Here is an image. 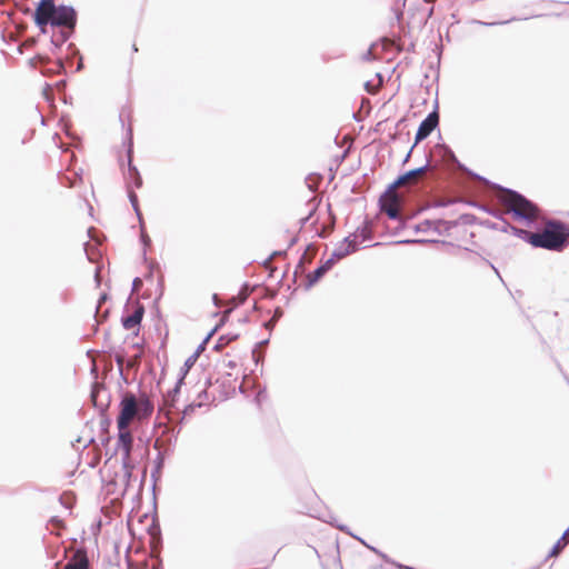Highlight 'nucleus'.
Listing matches in <instances>:
<instances>
[{"label":"nucleus","instance_id":"nucleus-43","mask_svg":"<svg viewBox=\"0 0 569 569\" xmlns=\"http://www.w3.org/2000/svg\"><path fill=\"white\" fill-rule=\"evenodd\" d=\"M565 233H568L565 237V248H566L569 244V227L567 223L565 224Z\"/></svg>","mask_w":569,"mask_h":569},{"label":"nucleus","instance_id":"nucleus-24","mask_svg":"<svg viewBox=\"0 0 569 569\" xmlns=\"http://www.w3.org/2000/svg\"><path fill=\"white\" fill-rule=\"evenodd\" d=\"M445 222L449 223L448 226H435L433 227V231L437 232L438 234H448L449 231L456 227L458 224L457 221H448V220H445Z\"/></svg>","mask_w":569,"mask_h":569},{"label":"nucleus","instance_id":"nucleus-19","mask_svg":"<svg viewBox=\"0 0 569 569\" xmlns=\"http://www.w3.org/2000/svg\"><path fill=\"white\" fill-rule=\"evenodd\" d=\"M34 22L40 28L42 33L47 32V26L51 24V17L48 13H42L41 9L34 11Z\"/></svg>","mask_w":569,"mask_h":569},{"label":"nucleus","instance_id":"nucleus-15","mask_svg":"<svg viewBox=\"0 0 569 569\" xmlns=\"http://www.w3.org/2000/svg\"><path fill=\"white\" fill-rule=\"evenodd\" d=\"M449 223L445 222L443 219H436V220H425L418 224L415 226L416 232H427V231H433L435 226H448Z\"/></svg>","mask_w":569,"mask_h":569},{"label":"nucleus","instance_id":"nucleus-18","mask_svg":"<svg viewBox=\"0 0 569 569\" xmlns=\"http://www.w3.org/2000/svg\"><path fill=\"white\" fill-rule=\"evenodd\" d=\"M568 543H569V529H567L562 533L560 539L555 543V546L550 550L548 557H556V556H558Z\"/></svg>","mask_w":569,"mask_h":569},{"label":"nucleus","instance_id":"nucleus-29","mask_svg":"<svg viewBox=\"0 0 569 569\" xmlns=\"http://www.w3.org/2000/svg\"><path fill=\"white\" fill-rule=\"evenodd\" d=\"M163 467V457L159 452L157 459L154 460V468L151 472V477L156 480V477L158 473H160L161 469Z\"/></svg>","mask_w":569,"mask_h":569},{"label":"nucleus","instance_id":"nucleus-6","mask_svg":"<svg viewBox=\"0 0 569 569\" xmlns=\"http://www.w3.org/2000/svg\"><path fill=\"white\" fill-rule=\"evenodd\" d=\"M438 124L439 113L436 107L435 110L431 111L419 124L418 130L416 132L413 147H416L422 140L427 139L431 134V132L438 127Z\"/></svg>","mask_w":569,"mask_h":569},{"label":"nucleus","instance_id":"nucleus-51","mask_svg":"<svg viewBox=\"0 0 569 569\" xmlns=\"http://www.w3.org/2000/svg\"><path fill=\"white\" fill-rule=\"evenodd\" d=\"M237 338H238V336H237V335H234V336L229 335V336H227V337H221V338H220V340L227 339V340H228V342H229V341L234 340V339H237Z\"/></svg>","mask_w":569,"mask_h":569},{"label":"nucleus","instance_id":"nucleus-2","mask_svg":"<svg viewBox=\"0 0 569 569\" xmlns=\"http://www.w3.org/2000/svg\"><path fill=\"white\" fill-rule=\"evenodd\" d=\"M492 187L501 192V194L498 196V200L506 207V212L511 213L516 220L531 224L538 219V206L523 194L496 183H492Z\"/></svg>","mask_w":569,"mask_h":569},{"label":"nucleus","instance_id":"nucleus-54","mask_svg":"<svg viewBox=\"0 0 569 569\" xmlns=\"http://www.w3.org/2000/svg\"><path fill=\"white\" fill-rule=\"evenodd\" d=\"M202 397H204V398L208 397V393L204 389L199 392V398H202Z\"/></svg>","mask_w":569,"mask_h":569},{"label":"nucleus","instance_id":"nucleus-27","mask_svg":"<svg viewBox=\"0 0 569 569\" xmlns=\"http://www.w3.org/2000/svg\"><path fill=\"white\" fill-rule=\"evenodd\" d=\"M281 316H282V310L280 308H277L274 310L273 317L270 320H268L267 322H264L263 326L267 329L271 330L276 326L277 321L281 318Z\"/></svg>","mask_w":569,"mask_h":569},{"label":"nucleus","instance_id":"nucleus-23","mask_svg":"<svg viewBox=\"0 0 569 569\" xmlns=\"http://www.w3.org/2000/svg\"><path fill=\"white\" fill-rule=\"evenodd\" d=\"M198 359V353H192L186 361L183 367L181 368V375L183 378L188 373V371L194 366L196 361Z\"/></svg>","mask_w":569,"mask_h":569},{"label":"nucleus","instance_id":"nucleus-12","mask_svg":"<svg viewBox=\"0 0 569 569\" xmlns=\"http://www.w3.org/2000/svg\"><path fill=\"white\" fill-rule=\"evenodd\" d=\"M429 167H430V162L428 160L426 164H423L419 168L409 170V171L405 172L403 174L399 176L393 182L398 186H401V184L406 183L407 181H409L410 179L416 178L419 174L423 173Z\"/></svg>","mask_w":569,"mask_h":569},{"label":"nucleus","instance_id":"nucleus-37","mask_svg":"<svg viewBox=\"0 0 569 569\" xmlns=\"http://www.w3.org/2000/svg\"><path fill=\"white\" fill-rule=\"evenodd\" d=\"M343 242H346L347 244H355L356 247L359 248V239H355L353 238V233L349 234L348 237H346L343 239Z\"/></svg>","mask_w":569,"mask_h":569},{"label":"nucleus","instance_id":"nucleus-14","mask_svg":"<svg viewBox=\"0 0 569 569\" xmlns=\"http://www.w3.org/2000/svg\"><path fill=\"white\" fill-rule=\"evenodd\" d=\"M357 250H358V247H356L355 244H350V243L347 244L346 242L341 241L333 250L332 256L337 260H340V259L349 256L350 253L356 252Z\"/></svg>","mask_w":569,"mask_h":569},{"label":"nucleus","instance_id":"nucleus-39","mask_svg":"<svg viewBox=\"0 0 569 569\" xmlns=\"http://www.w3.org/2000/svg\"><path fill=\"white\" fill-rule=\"evenodd\" d=\"M328 522H329V523H331V525H333V526H336L339 530H341V531H343V532H346V533H348V535H351V533H350V531L348 530V527H347V526H345V525H339V523H335V522H333V521H331V520H329Z\"/></svg>","mask_w":569,"mask_h":569},{"label":"nucleus","instance_id":"nucleus-60","mask_svg":"<svg viewBox=\"0 0 569 569\" xmlns=\"http://www.w3.org/2000/svg\"><path fill=\"white\" fill-rule=\"evenodd\" d=\"M252 356H253V358L256 359V362H258V361H259V359H258V357H257L256 349L252 351Z\"/></svg>","mask_w":569,"mask_h":569},{"label":"nucleus","instance_id":"nucleus-53","mask_svg":"<svg viewBox=\"0 0 569 569\" xmlns=\"http://www.w3.org/2000/svg\"><path fill=\"white\" fill-rule=\"evenodd\" d=\"M413 148H415V147L412 146V147H411V149L409 150V152L407 153V156L405 157L403 162H407V161L409 160V158H410V156H411V152H412Z\"/></svg>","mask_w":569,"mask_h":569},{"label":"nucleus","instance_id":"nucleus-50","mask_svg":"<svg viewBox=\"0 0 569 569\" xmlns=\"http://www.w3.org/2000/svg\"><path fill=\"white\" fill-rule=\"evenodd\" d=\"M472 176H473L475 178H477L478 180L483 181V182H485V183H487V184H489V183H490L486 178H483V177H481V176H479V174L472 173Z\"/></svg>","mask_w":569,"mask_h":569},{"label":"nucleus","instance_id":"nucleus-63","mask_svg":"<svg viewBox=\"0 0 569 569\" xmlns=\"http://www.w3.org/2000/svg\"><path fill=\"white\" fill-rule=\"evenodd\" d=\"M443 206H446V203L442 201L437 203V207H443Z\"/></svg>","mask_w":569,"mask_h":569},{"label":"nucleus","instance_id":"nucleus-3","mask_svg":"<svg viewBox=\"0 0 569 569\" xmlns=\"http://www.w3.org/2000/svg\"><path fill=\"white\" fill-rule=\"evenodd\" d=\"M120 413L117 418L118 429L128 428L131 420L138 417V399L131 393L123 395L120 402Z\"/></svg>","mask_w":569,"mask_h":569},{"label":"nucleus","instance_id":"nucleus-33","mask_svg":"<svg viewBox=\"0 0 569 569\" xmlns=\"http://www.w3.org/2000/svg\"><path fill=\"white\" fill-rule=\"evenodd\" d=\"M140 238H141V242L143 243L144 248L150 246L151 240L144 230L141 231ZM143 257L146 258V249L143 250Z\"/></svg>","mask_w":569,"mask_h":569},{"label":"nucleus","instance_id":"nucleus-10","mask_svg":"<svg viewBox=\"0 0 569 569\" xmlns=\"http://www.w3.org/2000/svg\"><path fill=\"white\" fill-rule=\"evenodd\" d=\"M143 313H144L143 306L138 303L137 308L134 309V311L131 315H129L127 317H122V319H121L122 327L126 330H131L134 327L139 326L140 322L142 321Z\"/></svg>","mask_w":569,"mask_h":569},{"label":"nucleus","instance_id":"nucleus-16","mask_svg":"<svg viewBox=\"0 0 569 569\" xmlns=\"http://www.w3.org/2000/svg\"><path fill=\"white\" fill-rule=\"evenodd\" d=\"M182 383H183V376H180L176 382L174 388L172 390H169L167 392V395L164 396V398H163L164 406L173 407L176 396L179 393Z\"/></svg>","mask_w":569,"mask_h":569},{"label":"nucleus","instance_id":"nucleus-35","mask_svg":"<svg viewBox=\"0 0 569 569\" xmlns=\"http://www.w3.org/2000/svg\"><path fill=\"white\" fill-rule=\"evenodd\" d=\"M338 261L336 258H333V256L331 254V257L325 262L321 264L322 268H325V271H329L332 266L335 264V262Z\"/></svg>","mask_w":569,"mask_h":569},{"label":"nucleus","instance_id":"nucleus-46","mask_svg":"<svg viewBox=\"0 0 569 569\" xmlns=\"http://www.w3.org/2000/svg\"><path fill=\"white\" fill-rule=\"evenodd\" d=\"M365 87H366V90L369 93H375L376 92V90L372 88V86H371V83L369 81L366 82Z\"/></svg>","mask_w":569,"mask_h":569},{"label":"nucleus","instance_id":"nucleus-58","mask_svg":"<svg viewBox=\"0 0 569 569\" xmlns=\"http://www.w3.org/2000/svg\"><path fill=\"white\" fill-rule=\"evenodd\" d=\"M371 56V49L368 50V52L365 54V59H369Z\"/></svg>","mask_w":569,"mask_h":569},{"label":"nucleus","instance_id":"nucleus-31","mask_svg":"<svg viewBox=\"0 0 569 569\" xmlns=\"http://www.w3.org/2000/svg\"><path fill=\"white\" fill-rule=\"evenodd\" d=\"M441 148H442V150H443V158H445L447 161H449V162H457V163L460 166V163H459V161L457 160V158H456V156H455L453 151H452L450 148H448L447 146H442Z\"/></svg>","mask_w":569,"mask_h":569},{"label":"nucleus","instance_id":"nucleus-61","mask_svg":"<svg viewBox=\"0 0 569 569\" xmlns=\"http://www.w3.org/2000/svg\"><path fill=\"white\" fill-rule=\"evenodd\" d=\"M303 258H305V256H302V258L300 259L298 267H302V264H303Z\"/></svg>","mask_w":569,"mask_h":569},{"label":"nucleus","instance_id":"nucleus-42","mask_svg":"<svg viewBox=\"0 0 569 569\" xmlns=\"http://www.w3.org/2000/svg\"><path fill=\"white\" fill-rule=\"evenodd\" d=\"M206 345H207V343H206V341H202V342L198 346L197 350H196L193 353H198V357H199V356H200V353L204 350Z\"/></svg>","mask_w":569,"mask_h":569},{"label":"nucleus","instance_id":"nucleus-44","mask_svg":"<svg viewBox=\"0 0 569 569\" xmlns=\"http://www.w3.org/2000/svg\"><path fill=\"white\" fill-rule=\"evenodd\" d=\"M132 208H133V210H134V212H136V214H137V217H138V219H139V221L141 223L142 222V217H141V212H140V209H139V204L137 203L136 206H132Z\"/></svg>","mask_w":569,"mask_h":569},{"label":"nucleus","instance_id":"nucleus-30","mask_svg":"<svg viewBox=\"0 0 569 569\" xmlns=\"http://www.w3.org/2000/svg\"><path fill=\"white\" fill-rule=\"evenodd\" d=\"M201 406H202V402H201V401H199V402H192V403H190V405L186 406V407H184V409H183L182 419H184L186 417L191 416V415L194 412V410H196L197 408H200Z\"/></svg>","mask_w":569,"mask_h":569},{"label":"nucleus","instance_id":"nucleus-36","mask_svg":"<svg viewBox=\"0 0 569 569\" xmlns=\"http://www.w3.org/2000/svg\"><path fill=\"white\" fill-rule=\"evenodd\" d=\"M128 191V198L131 203V206H136L138 203V196L132 189H127Z\"/></svg>","mask_w":569,"mask_h":569},{"label":"nucleus","instance_id":"nucleus-62","mask_svg":"<svg viewBox=\"0 0 569 569\" xmlns=\"http://www.w3.org/2000/svg\"><path fill=\"white\" fill-rule=\"evenodd\" d=\"M326 236H327V233H326L325 231H322V232H320V233H319V237H320V238H325Z\"/></svg>","mask_w":569,"mask_h":569},{"label":"nucleus","instance_id":"nucleus-56","mask_svg":"<svg viewBox=\"0 0 569 569\" xmlns=\"http://www.w3.org/2000/svg\"><path fill=\"white\" fill-rule=\"evenodd\" d=\"M296 242H297V238L295 237V238H292V239L290 240V242H289V248H291L292 246H295V244H296Z\"/></svg>","mask_w":569,"mask_h":569},{"label":"nucleus","instance_id":"nucleus-7","mask_svg":"<svg viewBox=\"0 0 569 569\" xmlns=\"http://www.w3.org/2000/svg\"><path fill=\"white\" fill-rule=\"evenodd\" d=\"M133 438L128 428L119 429L118 449L122 452V465L126 469L130 468V455L132 450Z\"/></svg>","mask_w":569,"mask_h":569},{"label":"nucleus","instance_id":"nucleus-20","mask_svg":"<svg viewBox=\"0 0 569 569\" xmlns=\"http://www.w3.org/2000/svg\"><path fill=\"white\" fill-rule=\"evenodd\" d=\"M63 569H89V561L87 556L74 557L67 562Z\"/></svg>","mask_w":569,"mask_h":569},{"label":"nucleus","instance_id":"nucleus-49","mask_svg":"<svg viewBox=\"0 0 569 569\" xmlns=\"http://www.w3.org/2000/svg\"><path fill=\"white\" fill-rule=\"evenodd\" d=\"M313 211H315V210H311V211H310V213H309L306 218H302V219L300 220V222H301V224H302V226L307 223V221H308V220L310 219V217L312 216Z\"/></svg>","mask_w":569,"mask_h":569},{"label":"nucleus","instance_id":"nucleus-9","mask_svg":"<svg viewBox=\"0 0 569 569\" xmlns=\"http://www.w3.org/2000/svg\"><path fill=\"white\" fill-rule=\"evenodd\" d=\"M399 186L392 182L388 186L387 190L381 194L379 198V206L380 208H392V207H400L401 206V197L396 191V189Z\"/></svg>","mask_w":569,"mask_h":569},{"label":"nucleus","instance_id":"nucleus-25","mask_svg":"<svg viewBox=\"0 0 569 569\" xmlns=\"http://www.w3.org/2000/svg\"><path fill=\"white\" fill-rule=\"evenodd\" d=\"M407 0H395V6L392 7V10L395 12L396 19L400 21L403 16V7L406 6Z\"/></svg>","mask_w":569,"mask_h":569},{"label":"nucleus","instance_id":"nucleus-55","mask_svg":"<svg viewBox=\"0 0 569 569\" xmlns=\"http://www.w3.org/2000/svg\"><path fill=\"white\" fill-rule=\"evenodd\" d=\"M269 342L268 339L263 340V341H260L257 347H264L267 343Z\"/></svg>","mask_w":569,"mask_h":569},{"label":"nucleus","instance_id":"nucleus-21","mask_svg":"<svg viewBox=\"0 0 569 569\" xmlns=\"http://www.w3.org/2000/svg\"><path fill=\"white\" fill-rule=\"evenodd\" d=\"M326 272L327 271H325V268H322L321 266H319L317 269H315L313 272L308 274L306 288L307 289L311 288L316 282H318L326 274Z\"/></svg>","mask_w":569,"mask_h":569},{"label":"nucleus","instance_id":"nucleus-8","mask_svg":"<svg viewBox=\"0 0 569 569\" xmlns=\"http://www.w3.org/2000/svg\"><path fill=\"white\" fill-rule=\"evenodd\" d=\"M91 401L93 402V406L101 412L108 408L110 396L102 385L98 382L93 383L91 390Z\"/></svg>","mask_w":569,"mask_h":569},{"label":"nucleus","instance_id":"nucleus-22","mask_svg":"<svg viewBox=\"0 0 569 569\" xmlns=\"http://www.w3.org/2000/svg\"><path fill=\"white\" fill-rule=\"evenodd\" d=\"M58 6L54 4V0H41L36 10H40L42 13L50 14Z\"/></svg>","mask_w":569,"mask_h":569},{"label":"nucleus","instance_id":"nucleus-32","mask_svg":"<svg viewBox=\"0 0 569 569\" xmlns=\"http://www.w3.org/2000/svg\"><path fill=\"white\" fill-rule=\"evenodd\" d=\"M59 180H60V183L64 187H68V188H71L74 186V180H72L69 176L67 174H61L59 177Z\"/></svg>","mask_w":569,"mask_h":569},{"label":"nucleus","instance_id":"nucleus-40","mask_svg":"<svg viewBox=\"0 0 569 569\" xmlns=\"http://www.w3.org/2000/svg\"><path fill=\"white\" fill-rule=\"evenodd\" d=\"M107 293H102L99 298V301H98V306H97V313L99 312V309L100 307L102 306V303H104V301L107 300Z\"/></svg>","mask_w":569,"mask_h":569},{"label":"nucleus","instance_id":"nucleus-1","mask_svg":"<svg viewBox=\"0 0 569 569\" xmlns=\"http://www.w3.org/2000/svg\"><path fill=\"white\" fill-rule=\"evenodd\" d=\"M565 222L560 220H547L541 231L531 232L526 229L513 227L505 221L503 231L508 228L512 233L535 248H541L549 251L562 252L565 250Z\"/></svg>","mask_w":569,"mask_h":569},{"label":"nucleus","instance_id":"nucleus-47","mask_svg":"<svg viewBox=\"0 0 569 569\" xmlns=\"http://www.w3.org/2000/svg\"><path fill=\"white\" fill-rule=\"evenodd\" d=\"M218 327H216L213 330H211L207 337L203 339V341H206V343L210 340V338L213 336V333L217 331Z\"/></svg>","mask_w":569,"mask_h":569},{"label":"nucleus","instance_id":"nucleus-11","mask_svg":"<svg viewBox=\"0 0 569 569\" xmlns=\"http://www.w3.org/2000/svg\"><path fill=\"white\" fill-rule=\"evenodd\" d=\"M153 412V403L152 401L146 396L142 395L138 399V418L143 419Z\"/></svg>","mask_w":569,"mask_h":569},{"label":"nucleus","instance_id":"nucleus-13","mask_svg":"<svg viewBox=\"0 0 569 569\" xmlns=\"http://www.w3.org/2000/svg\"><path fill=\"white\" fill-rule=\"evenodd\" d=\"M73 32H74V30L61 28L59 31H57L52 34L51 44L56 49L61 48L62 44L69 40V38L72 36Z\"/></svg>","mask_w":569,"mask_h":569},{"label":"nucleus","instance_id":"nucleus-4","mask_svg":"<svg viewBox=\"0 0 569 569\" xmlns=\"http://www.w3.org/2000/svg\"><path fill=\"white\" fill-rule=\"evenodd\" d=\"M51 27L76 30L77 11L71 6L60 4L51 13Z\"/></svg>","mask_w":569,"mask_h":569},{"label":"nucleus","instance_id":"nucleus-28","mask_svg":"<svg viewBox=\"0 0 569 569\" xmlns=\"http://www.w3.org/2000/svg\"><path fill=\"white\" fill-rule=\"evenodd\" d=\"M251 292L252 289L249 287L248 283H244L238 293L239 303H243Z\"/></svg>","mask_w":569,"mask_h":569},{"label":"nucleus","instance_id":"nucleus-38","mask_svg":"<svg viewBox=\"0 0 569 569\" xmlns=\"http://www.w3.org/2000/svg\"><path fill=\"white\" fill-rule=\"evenodd\" d=\"M142 286V280L140 278H134L132 281V291H138Z\"/></svg>","mask_w":569,"mask_h":569},{"label":"nucleus","instance_id":"nucleus-64","mask_svg":"<svg viewBox=\"0 0 569 569\" xmlns=\"http://www.w3.org/2000/svg\"><path fill=\"white\" fill-rule=\"evenodd\" d=\"M81 68H82V62L80 61V62L78 63L77 70H80Z\"/></svg>","mask_w":569,"mask_h":569},{"label":"nucleus","instance_id":"nucleus-41","mask_svg":"<svg viewBox=\"0 0 569 569\" xmlns=\"http://www.w3.org/2000/svg\"><path fill=\"white\" fill-rule=\"evenodd\" d=\"M423 242H427V240L412 239V240H403V241H400L399 243H423Z\"/></svg>","mask_w":569,"mask_h":569},{"label":"nucleus","instance_id":"nucleus-5","mask_svg":"<svg viewBox=\"0 0 569 569\" xmlns=\"http://www.w3.org/2000/svg\"><path fill=\"white\" fill-rule=\"evenodd\" d=\"M132 130L129 128L128 130V150H127V158H128V172L124 176L127 189L134 188H141L142 186V178L140 176L139 170L137 167L132 163Z\"/></svg>","mask_w":569,"mask_h":569},{"label":"nucleus","instance_id":"nucleus-34","mask_svg":"<svg viewBox=\"0 0 569 569\" xmlns=\"http://www.w3.org/2000/svg\"><path fill=\"white\" fill-rule=\"evenodd\" d=\"M516 20H518V19L513 17L509 20L500 21V22H482V21H476V22L479 24H483V26H498V24H507V23H509L511 21H516Z\"/></svg>","mask_w":569,"mask_h":569},{"label":"nucleus","instance_id":"nucleus-59","mask_svg":"<svg viewBox=\"0 0 569 569\" xmlns=\"http://www.w3.org/2000/svg\"><path fill=\"white\" fill-rule=\"evenodd\" d=\"M398 567H399V568H401V569H402V568H403V569H415V568H412V567L402 566V565H398Z\"/></svg>","mask_w":569,"mask_h":569},{"label":"nucleus","instance_id":"nucleus-57","mask_svg":"<svg viewBox=\"0 0 569 569\" xmlns=\"http://www.w3.org/2000/svg\"><path fill=\"white\" fill-rule=\"evenodd\" d=\"M284 253H286V251H274L272 253L271 258L274 257V256H281V254H284Z\"/></svg>","mask_w":569,"mask_h":569},{"label":"nucleus","instance_id":"nucleus-52","mask_svg":"<svg viewBox=\"0 0 569 569\" xmlns=\"http://www.w3.org/2000/svg\"><path fill=\"white\" fill-rule=\"evenodd\" d=\"M94 279H96L97 284L99 286L100 284L99 269L96 270Z\"/></svg>","mask_w":569,"mask_h":569},{"label":"nucleus","instance_id":"nucleus-45","mask_svg":"<svg viewBox=\"0 0 569 569\" xmlns=\"http://www.w3.org/2000/svg\"><path fill=\"white\" fill-rule=\"evenodd\" d=\"M116 362L119 366V368H122V366H123V357L117 356L116 357ZM120 372L122 373V369H120Z\"/></svg>","mask_w":569,"mask_h":569},{"label":"nucleus","instance_id":"nucleus-48","mask_svg":"<svg viewBox=\"0 0 569 569\" xmlns=\"http://www.w3.org/2000/svg\"><path fill=\"white\" fill-rule=\"evenodd\" d=\"M370 549H371L372 551H375L376 553H378L379 556H381V557H382L387 562H389V559L387 558V556H386L385 553H382V552L378 551V550H377L376 548H373V547H370Z\"/></svg>","mask_w":569,"mask_h":569},{"label":"nucleus","instance_id":"nucleus-26","mask_svg":"<svg viewBox=\"0 0 569 569\" xmlns=\"http://www.w3.org/2000/svg\"><path fill=\"white\" fill-rule=\"evenodd\" d=\"M380 210L385 212L391 220L400 219V207L380 208Z\"/></svg>","mask_w":569,"mask_h":569},{"label":"nucleus","instance_id":"nucleus-17","mask_svg":"<svg viewBox=\"0 0 569 569\" xmlns=\"http://www.w3.org/2000/svg\"><path fill=\"white\" fill-rule=\"evenodd\" d=\"M353 238L359 239L361 242L371 240L372 231L368 221H365L363 226L357 228V230L353 232Z\"/></svg>","mask_w":569,"mask_h":569}]
</instances>
